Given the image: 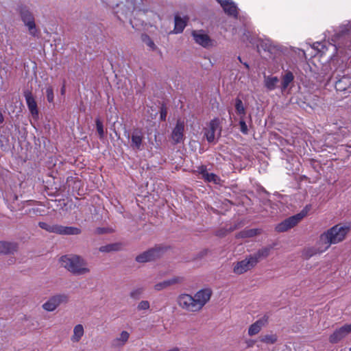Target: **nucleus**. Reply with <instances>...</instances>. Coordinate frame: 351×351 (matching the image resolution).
I'll use <instances>...</instances> for the list:
<instances>
[{
  "label": "nucleus",
  "mask_w": 351,
  "mask_h": 351,
  "mask_svg": "<svg viewBox=\"0 0 351 351\" xmlns=\"http://www.w3.org/2000/svg\"><path fill=\"white\" fill-rule=\"evenodd\" d=\"M213 291L210 288L198 291L194 296L182 293L178 296L177 302L182 309L189 313L199 312L210 300Z\"/></svg>",
  "instance_id": "nucleus-1"
},
{
  "label": "nucleus",
  "mask_w": 351,
  "mask_h": 351,
  "mask_svg": "<svg viewBox=\"0 0 351 351\" xmlns=\"http://www.w3.org/2000/svg\"><path fill=\"white\" fill-rule=\"evenodd\" d=\"M348 231V227L339 224L335 225L319 236L317 244L324 245L325 249L328 250L331 245L337 244L343 241Z\"/></svg>",
  "instance_id": "nucleus-2"
},
{
  "label": "nucleus",
  "mask_w": 351,
  "mask_h": 351,
  "mask_svg": "<svg viewBox=\"0 0 351 351\" xmlns=\"http://www.w3.org/2000/svg\"><path fill=\"white\" fill-rule=\"evenodd\" d=\"M60 262L62 267L73 274L82 275L90 271L86 267V262L77 255H64L61 256Z\"/></svg>",
  "instance_id": "nucleus-3"
},
{
  "label": "nucleus",
  "mask_w": 351,
  "mask_h": 351,
  "mask_svg": "<svg viewBox=\"0 0 351 351\" xmlns=\"http://www.w3.org/2000/svg\"><path fill=\"white\" fill-rule=\"evenodd\" d=\"M311 209V204L306 205L299 213L291 216L278 223L275 228L276 231L278 232H284L293 228L307 215Z\"/></svg>",
  "instance_id": "nucleus-4"
},
{
  "label": "nucleus",
  "mask_w": 351,
  "mask_h": 351,
  "mask_svg": "<svg viewBox=\"0 0 351 351\" xmlns=\"http://www.w3.org/2000/svg\"><path fill=\"white\" fill-rule=\"evenodd\" d=\"M38 226L49 232L62 235H77L82 232V230L77 227L64 226L58 224L48 223L43 221H40L38 223Z\"/></svg>",
  "instance_id": "nucleus-5"
},
{
  "label": "nucleus",
  "mask_w": 351,
  "mask_h": 351,
  "mask_svg": "<svg viewBox=\"0 0 351 351\" xmlns=\"http://www.w3.org/2000/svg\"><path fill=\"white\" fill-rule=\"evenodd\" d=\"M124 136L130 140V146L133 150L141 151L144 149L145 136L141 128H133L131 132L125 128Z\"/></svg>",
  "instance_id": "nucleus-6"
},
{
  "label": "nucleus",
  "mask_w": 351,
  "mask_h": 351,
  "mask_svg": "<svg viewBox=\"0 0 351 351\" xmlns=\"http://www.w3.org/2000/svg\"><path fill=\"white\" fill-rule=\"evenodd\" d=\"M19 14L22 21L28 28L29 34L34 37H38L39 31L36 28L34 15L30 10L26 6L21 5L19 8Z\"/></svg>",
  "instance_id": "nucleus-7"
},
{
  "label": "nucleus",
  "mask_w": 351,
  "mask_h": 351,
  "mask_svg": "<svg viewBox=\"0 0 351 351\" xmlns=\"http://www.w3.org/2000/svg\"><path fill=\"white\" fill-rule=\"evenodd\" d=\"M164 251V248L160 246H156L140 254L136 257V261L138 263H147L156 260L160 258Z\"/></svg>",
  "instance_id": "nucleus-8"
},
{
  "label": "nucleus",
  "mask_w": 351,
  "mask_h": 351,
  "mask_svg": "<svg viewBox=\"0 0 351 351\" xmlns=\"http://www.w3.org/2000/svg\"><path fill=\"white\" fill-rule=\"evenodd\" d=\"M256 259H253L251 255L247 256L245 259L237 262L233 267V272L237 275L243 274L254 268L256 264Z\"/></svg>",
  "instance_id": "nucleus-9"
},
{
  "label": "nucleus",
  "mask_w": 351,
  "mask_h": 351,
  "mask_svg": "<svg viewBox=\"0 0 351 351\" xmlns=\"http://www.w3.org/2000/svg\"><path fill=\"white\" fill-rule=\"evenodd\" d=\"M69 297L66 294H58L51 297L43 304V308L47 311H54L60 304L67 303Z\"/></svg>",
  "instance_id": "nucleus-10"
},
{
  "label": "nucleus",
  "mask_w": 351,
  "mask_h": 351,
  "mask_svg": "<svg viewBox=\"0 0 351 351\" xmlns=\"http://www.w3.org/2000/svg\"><path fill=\"white\" fill-rule=\"evenodd\" d=\"M351 333V323L345 324L341 327L337 328L328 338L329 342L335 344L341 341Z\"/></svg>",
  "instance_id": "nucleus-11"
},
{
  "label": "nucleus",
  "mask_w": 351,
  "mask_h": 351,
  "mask_svg": "<svg viewBox=\"0 0 351 351\" xmlns=\"http://www.w3.org/2000/svg\"><path fill=\"white\" fill-rule=\"evenodd\" d=\"M191 35L195 42L204 48H208L214 45L213 40H212L202 29L193 30Z\"/></svg>",
  "instance_id": "nucleus-12"
},
{
  "label": "nucleus",
  "mask_w": 351,
  "mask_h": 351,
  "mask_svg": "<svg viewBox=\"0 0 351 351\" xmlns=\"http://www.w3.org/2000/svg\"><path fill=\"white\" fill-rule=\"evenodd\" d=\"M269 319V315L268 314H265L254 323L252 324L247 330L248 335L252 337L258 334L262 328L268 324Z\"/></svg>",
  "instance_id": "nucleus-13"
},
{
  "label": "nucleus",
  "mask_w": 351,
  "mask_h": 351,
  "mask_svg": "<svg viewBox=\"0 0 351 351\" xmlns=\"http://www.w3.org/2000/svg\"><path fill=\"white\" fill-rule=\"evenodd\" d=\"M23 95L25 97L26 104L27 108L31 113L32 117L37 120L38 119V109L37 106L36 101L32 93V92L29 90H25L23 92Z\"/></svg>",
  "instance_id": "nucleus-14"
},
{
  "label": "nucleus",
  "mask_w": 351,
  "mask_h": 351,
  "mask_svg": "<svg viewBox=\"0 0 351 351\" xmlns=\"http://www.w3.org/2000/svg\"><path fill=\"white\" fill-rule=\"evenodd\" d=\"M223 8L224 12L230 16L237 19L239 12L237 7L232 0H216Z\"/></svg>",
  "instance_id": "nucleus-15"
},
{
  "label": "nucleus",
  "mask_w": 351,
  "mask_h": 351,
  "mask_svg": "<svg viewBox=\"0 0 351 351\" xmlns=\"http://www.w3.org/2000/svg\"><path fill=\"white\" fill-rule=\"evenodd\" d=\"M337 91L351 93V77L343 75L335 82Z\"/></svg>",
  "instance_id": "nucleus-16"
},
{
  "label": "nucleus",
  "mask_w": 351,
  "mask_h": 351,
  "mask_svg": "<svg viewBox=\"0 0 351 351\" xmlns=\"http://www.w3.org/2000/svg\"><path fill=\"white\" fill-rule=\"evenodd\" d=\"M184 123L183 121L178 120L173 128L171 134V138L174 144L180 143L184 137Z\"/></svg>",
  "instance_id": "nucleus-17"
},
{
  "label": "nucleus",
  "mask_w": 351,
  "mask_h": 351,
  "mask_svg": "<svg viewBox=\"0 0 351 351\" xmlns=\"http://www.w3.org/2000/svg\"><path fill=\"white\" fill-rule=\"evenodd\" d=\"M327 249H325V246L323 244L318 245L317 243V246L315 247H311L305 248L302 252V256L305 259H309L311 257L318 254L323 253L324 252L326 251Z\"/></svg>",
  "instance_id": "nucleus-18"
},
{
  "label": "nucleus",
  "mask_w": 351,
  "mask_h": 351,
  "mask_svg": "<svg viewBox=\"0 0 351 351\" xmlns=\"http://www.w3.org/2000/svg\"><path fill=\"white\" fill-rule=\"evenodd\" d=\"M219 126V122L217 119H213L210 122L209 128L205 129L204 136L206 140L209 143H212L215 140V132Z\"/></svg>",
  "instance_id": "nucleus-19"
},
{
  "label": "nucleus",
  "mask_w": 351,
  "mask_h": 351,
  "mask_svg": "<svg viewBox=\"0 0 351 351\" xmlns=\"http://www.w3.org/2000/svg\"><path fill=\"white\" fill-rule=\"evenodd\" d=\"M189 18L184 16V18L180 17L178 14H176L174 18V29L173 32L175 34L182 33L185 27L186 26Z\"/></svg>",
  "instance_id": "nucleus-20"
},
{
  "label": "nucleus",
  "mask_w": 351,
  "mask_h": 351,
  "mask_svg": "<svg viewBox=\"0 0 351 351\" xmlns=\"http://www.w3.org/2000/svg\"><path fill=\"white\" fill-rule=\"evenodd\" d=\"M182 280L183 278L182 277H173L171 279H168L156 284L154 285V289L156 291H159L170 287L171 285L180 283Z\"/></svg>",
  "instance_id": "nucleus-21"
},
{
  "label": "nucleus",
  "mask_w": 351,
  "mask_h": 351,
  "mask_svg": "<svg viewBox=\"0 0 351 351\" xmlns=\"http://www.w3.org/2000/svg\"><path fill=\"white\" fill-rule=\"evenodd\" d=\"M272 249L271 246H267L259 249L256 253L250 254L253 259H256V264L263 258H267Z\"/></svg>",
  "instance_id": "nucleus-22"
},
{
  "label": "nucleus",
  "mask_w": 351,
  "mask_h": 351,
  "mask_svg": "<svg viewBox=\"0 0 351 351\" xmlns=\"http://www.w3.org/2000/svg\"><path fill=\"white\" fill-rule=\"evenodd\" d=\"M16 249L17 245L14 243L0 241V254H13Z\"/></svg>",
  "instance_id": "nucleus-23"
},
{
  "label": "nucleus",
  "mask_w": 351,
  "mask_h": 351,
  "mask_svg": "<svg viewBox=\"0 0 351 351\" xmlns=\"http://www.w3.org/2000/svg\"><path fill=\"white\" fill-rule=\"evenodd\" d=\"M261 233V230L258 228H252L243 230L237 235V238H250Z\"/></svg>",
  "instance_id": "nucleus-24"
},
{
  "label": "nucleus",
  "mask_w": 351,
  "mask_h": 351,
  "mask_svg": "<svg viewBox=\"0 0 351 351\" xmlns=\"http://www.w3.org/2000/svg\"><path fill=\"white\" fill-rule=\"evenodd\" d=\"M84 330L82 324L76 325L73 328V335L71 337L73 342H79L82 336L84 335Z\"/></svg>",
  "instance_id": "nucleus-25"
},
{
  "label": "nucleus",
  "mask_w": 351,
  "mask_h": 351,
  "mask_svg": "<svg viewBox=\"0 0 351 351\" xmlns=\"http://www.w3.org/2000/svg\"><path fill=\"white\" fill-rule=\"evenodd\" d=\"M294 80V75L291 71H287L285 74L282 77V82H281V89L282 91L285 90L290 83H291Z\"/></svg>",
  "instance_id": "nucleus-26"
},
{
  "label": "nucleus",
  "mask_w": 351,
  "mask_h": 351,
  "mask_svg": "<svg viewBox=\"0 0 351 351\" xmlns=\"http://www.w3.org/2000/svg\"><path fill=\"white\" fill-rule=\"evenodd\" d=\"M278 78L276 76H267L265 77V86L269 90H273L276 87Z\"/></svg>",
  "instance_id": "nucleus-27"
},
{
  "label": "nucleus",
  "mask_w": 351,
  "mask_h": 351,
  "mask_svg": "<svg viewBox=\"0 0 351 351\" xmlns=\"http://www.w3.org/2000/svg\"><path fill=\"white\" fill-rule=\"evenodd\" d=\"M242 40L244 42H248L252 45H255L257 44L258 38L257 36L253 35L250 31L245 29L243 34Z\"/></svg>",
  "instance_id": "nucleus-28"
},
{
  "label": "nucleus",
  "mask_w": 351,
  "mask_h": 351,
  "mask_svg": "<svg viewBox=\"0 0 351 351\" xmlns=\"http://www.w3.org/2000/svg\"><path fill=\"white\" fill-rule=\"evenodd\" d=\"M260 341L265 344H274L278 341L276 334H267L260 337Z\"/></svg>",
  "instance_id": "nucleus-29"
},
{
  "label": "nucleus",
  "mask_w": 351,
  "mask_h": 351,
  "mask_svg": "<svg viewBox=\"0 0 351 351\" xmlns=\"http://www.w3.org/2000/svg\"><path fill=\"white\" fill-rule=\"evenodd\" d=\"M235 110L237 113V114L240 115L241 117H244L246 114V110L243 104L242 100L237 97L235 99Z\"/></svg>",
  "instance_id": "nucleus-30"
},
{
  "label": "nucleus",
  "mask_w": 351,
  "mask_h": 351,
  "mask_svg": "<svg viewBox=\"0 0 351 351\" xmlns=\"http://www.w3.org/2000/svg\"><path fill=\"white\" fill-rule=\"evenodd\" d=\"M130 335L127 331H122L120 337L114 340L115 345H123L129 339Z\"/></svg>",
  "instance_id": "nucleus-31"
},
{
  "label": "nucleus",
  "mask_w": 351,
  "mask_h": 351,
  "mask_svg": "<svg viewBox=\"0 0 351 351\" xmlns=\"http://www.w3.org/2000/svg\"><path fill=\"white\" fill-rule=\"evenodd\" d=\"M341 34L350 39V44L348 47L351 50V21L341 28Z\"/></svg>",
  "instance_id": "nucleus-32"
},
{
  "label": "nucleus",
  "mask_w": 351,
  "mask_h": 351,
  "mask_svg": "<svg viewBox=\"0 0 351 351\" xmlns=\"http://www.w3.org/2000/svg\"><path fill=\"white\" fill-rule=\"evenodd\" d=\"M237 228V226L236 225L231 226L228 228H223L219 230H218L216 232V235L219 237H225L228 233L231 232L236 230Z\"/></svg>",
  "instance_id": "nucleus-33"
},
{
  "label": "nucleus",
  "mask_w": 351,
  "mask_h": 351,
  "mask_svg": "<svg viewBox=\"0 0 351 351\" xmlns=\"http://www.w3.org/2000/svg\"><path fill=\"white\" fill-rule=\"evenodd\" d=\"M95 125L99 138H103L104 137V130L103 123L100 118L97 117L95 119Z\"/></svg>",
  "instance_id": "nucleus-34"
},
{
  "label": "nucleus",
  "mask_w": 351,
  "mask_h": 351,
  "mask_svg": "<svg viewBox=\"0 0 351 351\" xmlns=\"http://www.w3.org/2000/svg\"><path fill=\"white\" fill-rule=\"evenodd\" d=\"M203 179L208 182H213L215 184H218L220 180L219 176L213 173H206Z\"/></svg>",
  "instance_id": "nucleus-35"
},
{
  "label": "nucleus",
  "mask_w": 351,
  "mask_h": 351,
  "mask_svg": "<svg viewBox=\"0 0 351 351\" xmlns=\"http://www.w3.org/2000/svg\"><path fill=\"white\" fill-rule=\"evenodd\" d=\"M117 245L116 244H109L104 246H101L99 248V250L101 252H110L112 251L117 250Z\"/></svg>",
  "instance_id": "nucleus-36"
},
{
  "label": "nucleus",
  "mask_w": 351,
  "mask_h": 351,
  "mask_svg": "<svg viewBox=\"0 0 351 351\" xmlns=\"http://www.w3.org/2000/svg\"><path fill=\"white\" fill-rule=\"evenodd\" d=\"M143 288H137L134 290H132L130 293V296L134 300H138L140 298L141 294L143 293Z\"/></svg>",
  "instance_id": "nucleus-37"
},
{
  "label": "nucleus",
  "mask_w": 351,
  "mask_h": 351,
  "mask_svg": "<svg viewBox=\"0 0 351 351\" xmlns=\"http://www.w3.org/2000/svg\"><path fill=\"white\" fill-rule=\"evenodd\" d=\"M239 125H240L241 132L244 134H247L248 133V128H247V125L243 119V117H241V119L239 121Z\"/></svg>",
  "instance_id": "nucleus-38"
},
{
  "label": "nucleus",
  "mask_w": 351,
  "mask_h": 351,
  "mask_svg": "<svg viewBox=\"0 0 351 351\" xmlns=\"http://www.w3.org/2000/svg\"><path fill=\"white\" fill-rule=\"evenodd\" d=\"M46 96H47V99L49 103L53 102L54 95H53V90L51 86H49L48 88H47Z\"/></svg>",
  "instance_id": "nucleus-39"
},
{
  "label": "nucleus",
  "mask_w": 351,
  "mask_h": 351,
  "mask_svg": "<svg viewBox=\"0 0 351 351\" xmlns=\"http://www.w3.org/2000/svg\"><path fill=\"white\" fill-rule=\"evenodd\" d=\"M149 302L147 300L141 301L137 306V308L138 311L147 310L149 308Z\"/></svg>",
  "instance_id": "nucleus-40"
},
{
  "label": "nucleus",
  "mask_w": 351,
  "mask_h": 351,
  "mask_svg": "<svg viewBox=\"0 0 351 351\" xmlns=\"http://www.w3.org/2000/svg\"><path fill=\"white\" fill-rule=\"evenodd\" d=\"M143 40L146 43L147 45L149 46L153 50L156 49V45L154 41L148 36L147 35H145V38Z\"/></svg>",
  "instance_id": "nucleus-41"
},
{
  "label": "nucleus",
  "mask_w": 351,
  "mask_h": 351,
  "mask_svg": "<svg viewBox=\"0 0 351 351\" xmlns=\"http://www.w3.org/2000/svg\"><path fill=\"white\" fill-rule=\"evenodd\" d=\"M197 171L198 172V173L202 175V178L205 176L206 173H208L207 171V167L205 165H201L198 167Z\"/></svg>",
  "instance_id": "nucleus-42"
},
{
  "label": "nucleus",
  "mask_w": 351,
  "mask_h": 351,
  "mask_svg": "<svg viewBox=\"0 0 351 351\" xmlns=\"http://www.w3.org/2000/svg\"><path fill=\"white\" fill-rule=\"evenodd\" d=\"M167 114V112L166 108L165 106H162L160 108V119L162 121L166 120Z\"/></svg>",
  "instance_id": "nucleus-43"
},
{
  "label": "nucleus",
  "mask_w": 351,
  "mask_h": 351,
  "mask_svg": "<svg viewBox=\"0 0 351 351\" xmlns=\"http://www.w3.org/2000/svg\"><path fill=\"white\" fill-rule=\"evenodd\" d=\"M9 143V139L8 137L3 136V135H1L0 136V145L1 147H3L4 145H8Z\"/></svg>",
  "instance_id": "nucleus-44"
},
{
  "label": "nucleus",
  "mask_w": 351,
  "mask_h": 351,
  "mask_svg": "<svg viewBox=\"0 0 351 351\" xmlns=\"http://www.w3.org/2000/svg\"><path fill=\"white\" fill-rule=\"evenodd\" d=\"M208 249H204L203 250H202L201 252H199V253L197 254V258H203L204 256H206L208 253Z\"/></svg>",
  "instance_id": "nucleus-45"
},
{
  "label": "nucleus",
  "mask_w": 351,
  "mask_h": 351,
  "mask_svg": "<svg viewBox=\"0 0 351 351\" xmlns=\"http://www.w3.org/2000/svg\"><path fill=\"white\" fill-rule=\"evenodd\" d=\"M256 341L254 340V339H247L245 341V343H246V347L247 348H252L254 346V343H255Z\"/></svg>",
  "instance_id": "nucleus-46"
},
{
  "label": "nucleus",
  "mask_w": 351,
  "mask_h": 351,
  "mask_svg": "<svg viewBox=\"0 0 351 351\" xmlns=\"http://www.w3.org/2000/svg\"><path fill=\"white\" fill-rule=\"evenodd\" d=\"M4 121V118L3 114L0 111V124H1Z\"/></svg>",
  "instance_id": "nucleus-47"
},
{
  "label": "nucleus",
  "mask_w": 351,
  "mask_h": 351,
  "mask_svg": "<svg viewBox=\"0 0 351 351\" xmlns=\"http://www.w3.org/2000/svg\"><path fill=\"white\" fill-rule=\"evenodd\" d=\"M97 232H98L99 234H102V233H104V230H103V229H101V228H99V229L97 230Z\"/></svg>",
  "instance_id": "nucleus-48"
},
{
  "label": "nucleus",
  "mask_w": 351,
  "mask_h": 351,
  "mask_svg": "<svg viewBox=\"0 0 351 351\" xmlns=\"http://www.w3.org/2000/svg\"><path fill=\"white\" fill-rule=\"evenodd\" d=\"M244 64V66L247 68V69H249V64L246 62H243V63Z\"/></svg>",
  "instance_id": "nucleus-49"
},
{
  "label": "nucleus",
  "mask_w": 351,
  "mask_h": 351,
  "mask_svg": "<svg viewBox=\"0 0 351 351\" xmlns=\"http://www.w3.org/2000/svg\"><path fill=\"white\" fill-rule=\"evenodd\" d=\"M331 137L334 138L335 139L336 138V136H330V135H328V138H326V140L329 139V138H331Z\"/></svg>",
  "instance_id": "nucleus-50"
},
{
  "label": "nucleus",
  "mask_w": 351,
  "mask_h": 351,
  "mask_svg": "<svg viewBox=\"0 0 351 351\" xmlns=\"http://www.w3.org/2000/svg\"><path fill=\"white\" fill-rule=\"evenodd\" d=\"M64 92V86L62 87V90H61V93L62 94H63Z\"/></svg>",
  "instance_id": "nucleus-51"
},
{
  "label": "nucleus",
  "mask_w": 351,
  "mask_h": 351,
  "mask_svg": "<svg viewBox=\"0 0 351 351\" xmlns=\"http://www.w3.org/2000/svg\"><path fill=\"white\" fill-rule=\"evenodd\" d=\"M238 60H239L241 63H243V62L241 61V57H240V56H239V57H238Z\"/></svg>",
  "instance_id": "nucleus-52"
}]
</instances>
